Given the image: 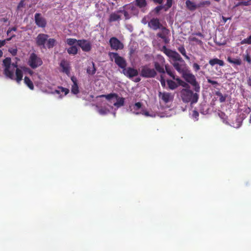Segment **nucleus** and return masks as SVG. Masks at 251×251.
Segmentation results:
<instances>
[{
	"label": "nucleus",
	"mask_w": 251,
	"mask_h": 251,
	"mask_svg": "<svg viewBox=\"0 0 251 251\" xmlns=\"http://www.w3.org/2000/svg\"><path fill=\"white\" fill-rule=\"evenodd\" d=\"M123 72L126 76L129 77L135 76L138 74L137 70L130 67L126 69L125 68L123 70Z\"/></svg>",
	"instance_id": "9b49d317"
},
{
	"label": "nucleus",
	"mask_w": 251,
	"mask_h": 251,
	"mask_svg": "<svg viewBox=\"0 0 251 251\" xmlns=\"http://www.w3.org/2000/svg\"><path fill=\"white\" fill-rule=\"evenodd\" d=\"M35 20L36 25L40 27H45L46 25V20L39 13L35 15Z\"/></svg>",
	"instance_id": "4468645a"
},
{
	"label": "nucleus",
	"mask_w": 251,
	"mask_h": 251,
	"mask_svg": "<svg viewBox=\"0 0 251 251\" xmlns=\"http://www.w3.org/2000/svg\"><path fill=\"white\" fill-rule=\"evenodd\" d=\"M154 2L158 3H161L164 0H152Z\"/></svg>",
	"instance_id": "c9c22d12"
},
{
	"label": "nucleus",
	"mask_w": 251,
	"mask_h": 251,
	"mask_svg": "<svg viewBox=\"0 0 251 251\" xmlns=\"http://www.w3.org/2000/svg\"><path fill=\"white\" fill-rule=\"evenodd\" d=\"M67 52L69 54L75 55L77 52V48L75 46H71L67 49Z\"/></svg>",
	"instance_id": "412c9836"
},
{
	"label": "nucleus",
	"mask_w": 251,
	"mask_h": 251,
	"mask_svg": "<svg viewBox=\"0 0 251 251\" xmlns=\"http://www.w3.org/2000/svg\"><path fill=\"white\" fill-rule=\"evenodd\" d=\"M156 73L153 69H151L148 67H144L141 71V75L143 77H153Z\"/></svg>",
	"instance_id": "423d86ee"
},
{
	"label": "nucleus",
	"mask_w": 251,
	"mask_h": 251,
	"mask_svg": "<svg viewBox=\"0 0 251 251\" xmlns=\"http://www.w3.org/2000/svg\"><path fill=\"white\" fill-rule=\"evenodd\" d=\"M56 41L54 39L50 38L47 39L46 46L48 48H52L55 44Z\"/></svg>",
	"instance_id": "4be33fe9"
},
{
	"label": "nucleus",
	"mask_w": 251,
	"mask_h": 251,
	"mask_svg": "<svg viewBox=\"0 0 251 251\" xmlns=\"http://www.w3.org/2000/svg\"><path fill=\"white\" fill-rule=\"evenodd\" d=\"M165 70L167 73L170 76L175 78V76L173 71L170 69L167 65H165Z\"/></svg>",
	"instance_id": "a878e982"
},
{
	"label": "nucleus",
	"mask_w": 251,
	"mask_h": 251,
	"mask_svg": "<svg viewBox=\"0 0 251 251\" xmlns=\"http://www.w3.org/2000/svg\"><path fill=\"white\" fill-rule=\"evenodd\" d=\"M210 4H211V2L210 1L205 0V1H203L200 2V3L198 5V6L199 7H203L205 5L209 6L210 5Z\"/></svg>",
	"instance_id": "bb28decb"
},
{
	"label": "nucleus",
	"mask_w": 251,
	"mask_h": 251,
	"mask_svg": "<svg viewBox=\"0 0 251 251\" xmlns=\"http://www.w3.org/2000/svg\"><path fill=\"white\" fill-rule=\"evenodd\" d=\"M241 43L242 44H251V35H250L249 37L241 41Z\"/></svg>",
	"instance_id": "cd10ccee"
},
{
	"label": "nucleus",
	"mask_w": 251,
	"mask_h": 251,
	"mask_svg": "<svg viewBox=\"0 0 251 251\" xmlns=\"http://www.w3.org/2000/svg\"><path fill=\"white\" fill-rule=\"evenodd\" d=\"M121 19V11L120 10L112 13L109 16V22H115L119 21Z\"/></svg>",
	"instance_id": "2eb2a0df"
},
{
	"label": "nucleus",
	"mask_w": 251,
	"mask_h": 251,
	"mask_svg": "<svg viewBox=\"0 0 251 251\" xmlns=\"http://www.w3.org/2000/svg\"><path fill=\"white\" fill-rule=\"evenodd\" d=\"M8 51L11 53L13 55H15L17 52V49L16 48H10L8 50Z\"/></svg>",
	"instance_id": "c85d7f7f"
},
{
	"label": "nucleus",
	"mask_w": 251,
	"mask_h": 251,
	"mask_svg": "<svg viewBox=\"0 0 251 251\" xmlns=\"http://www.w3.org/2000/svg\"><path fill=\"white\" fill-rule=\"evenodd\" d=\"M186 5L187 7L190 10H195L197 8L199 7L194 2L187 0L186 1Z\"/></svg>",
	"instance_id": "6ab92c4d"
},
{
	"label": "nucleus",
	"mask_w": 251,
	"mask_h": 251,
	"mask_svg": "<svg viewBox=\"0 0 251 251\" xmlns=\"http://www.w3.org/2000/svg\"><path fill=\"white\" fill-rule=\"evenodd\" d=\"M66 42L67 43V44H68L69 45L72 46H73V45H74V44H75L76 43H77V44H78V41L75 39H72V38L67 39L66 40Z\"/></svg>",
	"instance_id": "5701e85b"
},
{
	"label": "nucleus",
	"mask_w": 251,
	"mask_h": 251,
	"mask_svg": "<svg viewBox=\"0 0 251 251\" xmlns=\"http://www.w3.org/2000/svg\"><path fill=\"white\" fill-rule=\"evenodd\" d=\"M84 51H89L91 49V45L90 42L85 40H78V44Z\"/></svg>",
	"instance_id": "9d476101"
},
{
	"label": "nucleus",
	"mask_w": 251,
	"mask_h": 251,
	"mask_svg": "<svg viewBox=\"0 0 251 251\" xmlns=\"http://www.w3.org/2000/svg\"><path fill=\"white\" fill-rule=\"evenodd\" d=\"M110 59L120 68L124 69L126 65V61L124 58L118 55L117 53L110 52L109 53Z\"/></svg>",
	"instance_id": "7ed1b4c3"
},
{
	"label": "nucleus",
	"mask_w": 251,
	"mask_h": 251,
	"mask_svg": "<svg viewBox=\"0 0 251 251\" xmlns=\"http://www.w3.org/2000/svg\"><path fill=\"white\" fill-rule=\"evenodd\" d=\"M160 29H161V31L157 33V36L161 38L165 44L168 43L170 41L168 38L169 30L163 26H162Z\"/></svg>",
	"instance_id": "0eeeda50"
},
{
	"label": "nucleus",
	"mask_w": 251,
	"mask_h": 251,
	"mask_svg": "<svg viewBox=\"0 0 251 251\" xmlns=\"http://www.w3.org/2000/svg\"><path fill=\"white\" fill-rule=\"evenodd\" d=\"M223 19L224 22L226 23L228 19L227 18H226L223 17Z\"/></svg>",
	"instance_id": "ea45409f"
},
{
	"label": "nucleus",
	"mask_w": 251,
	"mask_h": 251,
	"mask_svg": "<svg viewBox=\"0 0 251 251\" xmlns=\"http://www.w3.org/2000/svg\"><path fill=\"white\" fill-rule=\"evenodd\" d=\"M149 26L153 30L161 28L162 26L158 19H152L148 23Z\"/></svg>",
	"instance_id": "ddd939ff"
},
{
	"label": "nucleus",
	"mask_w": 251,
	"mask_h": 251,
	"mask_svg": "<svg viewBox=\"0 0 251 251\" xmlns=\"http://www.w3.org/2000/svg\"><path fill=\"white\" fill-rule=\"evenodd\" d=\"M95 72L96 69L95 68L94 63L92 62H89L87 68V73L89 75H93L94 74H95Z\"/></svg>",
	"instance_id": "a211bd4d"
},
{
	"label": "nucleus",
	"mask_w": 251,
	"mask_h": 251,
	"mask_svg": "<svg viewBox=\"0 0 251 251\" xmlns=\"http://www.w3.org/2000/svg\"><path fill=\"white\" fill-rule=\"evenodd\" d=\"M16 27H12V28H9L8 30L7 31V35H9L11 31H16Z\"/></svg>",
	"instance_id": "473e14b6"
},
{
	"label": "nucleus",
	"mask_w": 251,
	"mask_h": 251,
	"mask_svg": "<svg viewBox=\"0 0 251 251\" xmlns=\"http://www.w3.org/2000/svg\"><path fill=\"white\" fill-rule=\"evenodd\" d=\"M131 9V6H128L126 7H123V10H120V11H121V16L122 15H124L126 19H129L130 17V15L129 14V12Z\"/></svg>",
	"instance_id": "dca6fc26"
},
{
	"label": "nucleus",
	"mask_w": 251,
	"mask_h": 251,
	"mask_svg": "<svg viewBox=\"0 0 251 251\" xmlns=\"http://www.w3.org/2000/svg\"><path fill=\"white\" fill-rule=\"evenodd\" d=\"M24 0H21L18 5V9H20V8L23 7L24 6Z\"/></svg>",
	"instance_id": "7c9ffc66"
},
{
	"label": "nucleus",
	"mask_w": 251,
	"mask_h": 251,
	"mask_svg": "<svg viewBox=\"0 0 251 251\" xmlns=\"http://www.w3.org/2000/svg\"><path fill=\"white\" fill-rule=\"evenodd\" d=\"M162 50L169 58L170 62L174 68L182 74L184 78H194V76L190 71L185 70V63L177 52L168 49L165 46L163 47Z\"/></svg>",
	"instance_id": "f257e3e1"
},
{
	"label": "nucleus",
	"mask_w": 251,
	"mask_h": 251,
	"mask_svg": "<svg viewBox=\"0 0 251 251\" xmlns=\"http://www.w3.org/2000/svg\"><path fill=\"white\" fill-rule=\"evenodd\" d=\"M239 4L248 6L249 5V1H242V2H241L240 3H239Z\"/></svg>",
	"instance_id": "72a5a7b5"
},
{
	"label": "nucleus",
	"mask_w": 251,
	"mask_h": 251,
	"mask_svg": "<svg viewBox=\"0 0 251 251\" xmlns=\"http://www.w3.org/2000/svg\"><path fill=\"white\" fill-rule=\"evenodd\" d=\"M227 61L234 65H240L241 64V60L239 58H232L230 57L227 58Z\"/></svg>",
	"instance_id": "aec40b11"
},
{
	"label": "nucleus",
	"mask_w": 251,
	"mask_h": 251,
	"mask_svg": "<svg viewBox=\"0 0 251 251\" xmlns=\"http://www.w3.org/2000/svg\"><path fill=\"white\" fill-rule=\"evenodd\" d=\"M60 66L62 72L68 75L71 68L69 62L66 60H62L60 63Z\"/></svg>",
	"instance_id": "f8f14e48"
},
{
	"label": "nucleus",
	"mask_w": 251,
	"mask_h": 251,
	"mask_svg": "<svg viewBox=\"0 0 251 251\" xmlns=\"http://www.w3.org/2000/svg\"><path fill=\"white\" fill-rule=\"evenodd\" d=\"M162 7L161 6H159L156 7L155 10L157 12L159 11L161 9Z\"/></svg>",
	"instance_id": "e433bc0d"
},
{
	"label": "nucleus",
	"mask_w": 251,
	"mask_h": 251,
	"mask_svg": "<svg viewBox=\"0 0 251 251\" xmlns=\"http://www.w3.org/2000/svg\"><path fill=\"white\" fill-rule=\"evenodd\" d=\"M215 0V1H216L218 2V1H219L220 0Z\"/></svg>",
	"instance_id": "79ce46f5"
},
{
	"label": "nucleus",
	"mask_w": 251,
	"mask_h": 251,
	"mask_svg": "<svg viewBox=\"0 0 251 251\" xmlns=\"http://www.w3.org/2000/svg\"><path fill=\"white\" fill-rule=\"evenodd\" d=\"M6 44V40H0V48L5 45Z\"/></svg>",
	"instance_id": "f704fd0d"
},
{
	"label": "nucleus",
	"mask_w": 251,
	"mask_h": 251,
	"mask_svg": "<svg viewBox=\"0 0 251 251\" xmlns=\"http://www.w3.org/2000/svg\"><path fill=\"white\" fill-rule=\"evenodd\" d=\"M137 4L140 7H144L146 5V0H136Z\"/></svg>",
	"instance_id": "393cba45"
},
{
	"label": "nucleus",
	"mask_w": 251,
	"mask_h": 251,
	"mask_svg": "<svg viewBox=\"0 0 251 251\" xmlns=\"http://www.w3.org/2000/svg\"><path fill=\"white\" fill-rule=\"evenodd\" d=\"M28 64L32 68H35L42 64L41 59L35 54L32 53L30 55Z\"/></svg>",
	"instance_id": "20e7f679"
},
{
	"label": "nucleus",
	"mask_w": 251,
	"mask_h": 251,
	"mask_svg": "<svg viewBox=\"0 0 251 251\" xmlns=\"http://www.w3.org/2000/svg\"><path fill=\"white\" fill-rule=\"evenodd\" d=\"M193 68L194 69V70L196 71H198L200 69V66L198 64H197V63H194L193 64Z\"/></svg>",
	"instance_id": "c756f323"
},
{
	"label": "nucleus",
	"mask_w": 251,
	"mask_h": 251,
	"mask_svg": "<svg viewBox=\"0 0 251 251\" xmlns=\"http://www.w3.org/2000/svg\"><path fill=\"white\" fill-rule=\"evenodd\" d=\"M179 51L185 57L186 59L189 60V57L186 54L185 49L183 47H180L178 48Z\"/></svg>",
	"instance_id": "b1692460"
},
{
	"label": "nucleus",
	"mask_w": 251,
	"mask_h": 251,
	"mask_svg": "<svg viewBox=\"0 0 251 251\" xmlns=\"http://www.w3.org/2000/svg\"><path fill=\"white\" fill-rule=\"evenodd\" d=\"M48 37L49 36L47 34H39L36 39L37 44L39 46L45 48V44L47 42Z\"/></svg>",
	"instance_id": "1a4fd4ad"
},
{
	"label": "nucleus",
	"mask_w": 251,
	"mask_h": 251,
	"mask_svg": "<svg viewBox=\"0 0 251 251\" xmlns=\"http://www.w3.org/2000/svg\"><path fill=\"white\" fill-rule=\"evenodd\" d=\"M157 61L155 62V69L160 73H164L163 66L165 63V59L164 57L160 55H158L157 56Z\"/></svg>",
	"instance_id": "39448f33"
},
{
	"label": "nucleus",
	"mask_w": 251,
	"mask_h": 251,
	"mask_svg": "<svg viewBox=\"0 0 251 251\" xmlns=\"http://www.w3.org/2000/svg\"><path fill=\"white\" fill-rule=\"evenodd\" d=\"M109 42L111 47L114 50H118L123 48V44L115 37L111 38Z\"/></svg>",
	"instance_id": "6e6552de"
},
{
	"label": "nucleus",
	"mask_w": 251,
	"mask_h": 251,
	"mask_svg": "<svg viewBox=\"0 0 251 251\" xmlns=\"http://www.w3.org/2000/svg\"><path fill=\"white\" fill-rule=\"evenodd\" d=\"M142 23L144 24H146L147 22L146 21V18H144L143 20H142Z\"/></svg>",
	"instance_id": "4c0bfd02"
},
{
	"label": "nucleus",
	"mask_w": 251,
	"mask_h": 251,
	"mask_svg": "<svg viewBox=\"0 0 251 251\" xmlns=\"http://www.w3.org/2000/svg\"><path fill=\"white\" fill-rule=\"evenodd\" d=\"M209 63L211 66H214L216 64H218L220 66H223L224 65V61L218 58L210 59L209 61Z\"/></svg>",
	"instance_id": "f3484780"
},
{
	"label": "nucleus",
	"mask_w": 251,
	"mask_h": 251,
	"mask_svg": "<svg viewBox=\"0 0 251 251\" xmlns=\"http://www.w3.org/2000/svg\"><path fill=\"white\" fill-rule=\"evenodd\" d=\"M14 35H11V36L10 38H8L7 39H6V40H6V42L7 41H10V40L11 39V38H12L13 37H14Z\"/></svg>",
	"instance_id": "58836bf2"
},
{
	"label": "nucleus",
	"mask_w": 251,
	"mask_h": 251,
	"mask_svg": "<svg viewBox=\"0 0 251 251\" xmlns=\"http://www.w3.org/2000/svg\"><path fill=\"white\" fill-rule=\"evenodd\" d=\"M245 60L247 61L249 64L251 63V58L249 54L245 56L244 58Z\"/></svg>",
	"instance_id": "2f4dec72"
},
{
	"label": "nucleus",
	"mask_w": 251,
	"mask_h": 251,
	"mask_svg": "<svg viewBox=\"0 0 251 251\" xmlns=\"http://www.w3.org/2000/svg\"><path fill=\"white\" fill-rule=\"evenodd\" d=\"M3 55V52L1 50H0V57H1Z\"/></svg>",
	"instance_id": "a19ab883"
},
{
	"label": "nucleus",
	"mask_w": 251,
	"mask_h": 251,
	"mask_svg": "<svg viewBox=\"0 0 251 251\" xmlns=\"http://www.w3.org/2000/svg\"><path fill=\"white\" fill-rule=\"evenodd\" d=\"M3 65L4 67V71L6 76L11 78L16 73L17 78H28V74L31 75L32 71L28 68L21 67L17 68V65L11 63V58L7 57L3 61Z\"/></svg>",
	"instance_id": "f03ea898"
}]
</instances>
